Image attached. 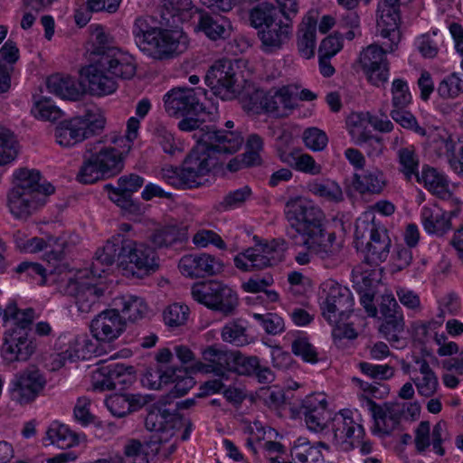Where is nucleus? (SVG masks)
<instances>
[{"instance_id": "obj_1", "label": "nucleus", "mask_w": 463, "mask_h": 463, "mask_svg": "<svg viewBox=\"0 0 463 463\" xmlns=\"http://www.w3.org/2000/svg\"><path fill=\"white\" fill-rule=\"evenodd\" d=\"M285 215L290 227L302 237L303 245L321 259L326 268L334 269L342 262L335 234L326 232L324 213L313 202L303 197L291 198L286 203Z\"/></svg>"}, {"instance_id": "obj_2", "label": "nucleus", "mask_w": 463, "mask_h": 463, "mask_svg": "<svg viewBox=\"0 0 463 463\" xmlns=\"http://www.w3.org/2000/svg\"><path fill=\"white\" fill-rule=\"evenodd\" d=\"M132 34L138 49L158 61L172 60L188 48V37L183 31L154 26L143 16L135 20Z\"/></svg>"}, {"instance_id": "obj_3", "label": "nucleus", "mask_w": 463, "mask_h": 463, "mask_svg": "<svg viewBox=\"0 0 463 463\" xmlns=\"http://www.w3.org/2000/svg\"><path fill=\"white\" fill-rule=\"evenodd\" d=\"M6 330L4 333L1 354L7 363L27 361L35 352V340L30 336L34 319L33 308L19 309L14 303L8 304L1 312Z\"/></svg>"}, {"instance_id": "obj_4", "label": "nucleus", "mask_w": 463, "mask_h": 463, "mask_svg": "<svg viewBox=\"0 0 463 463\" xmlns=\"http://www.w3.org/2000/svg\"><path fill=\"white\" fill-rule=\"evenodd\" d=\"M122 168V154L115 146H91L83 155L76 179L81 184H93L118 175Z\"/></svg>"}, {"instance_id": "obj_5", "label": "nucleus", "mask_w": 463, "mask_h": 463, "mask_svg": "<svg viewBox=\"0 0 463 463\" xmlns=\"http://www.w3.org/2000/svg\"><path fill=\"white\" fill-rule=\"evenodd\" d=\"M354 239L357 247H364L366 265L378 266L388 258L392 245L391 239L387 231L373 220L357 219Z\"/></svg>"}, {"instance_id": "obj_6", "label": "nucleus", "mask_w": 463, "mask_h": 463, "mask_svg": "<svg viewBox=\"0 0 463 463\" xmlns=\"http://www.w3.org/2000/svg\"><path fill=\"white\" fill-rule=\"evenodd\" d=\"M178 123V128L182 131H195L194 137L196 139V145H215V143H230L233 145H263V137L250 132L247 128H241L236 130H222L208 128L204 130L200 128V123L197 118L185 116Z\"/></svg>"}, {"instance_id": "obj_7", "label": "nucleus", "mask_w": 463, "mask_h": 463, "mask_svg": "<svg viewBox=\"0 0 463 463\" xmlns=\"http://www.w3.org/2000/svg\"><path fill=\"white\" fill-rule=\"evenodd\" d=\"M237 151L236 146H194L186 156L182 167L190 187L199 185V178L222 164L225 156Z\"/></svg>"}, {"instance_id": "obj_8", "label": "nucleus", "mask_w": 463, "mask_h": 463, "mask_svg": "<svg viewBox=\"0 0 463 463\" xmlns=\"http://www.w3.org/2000/svg\"><path fill=\"white\" fill-rule=\"evenodd\" d=\"M191 294L197 302L224 316L233 315L239 305L237 293L218 280L196 283L192 287Z\"/></svg>"}, {"instance_id": "obj_9", "label": "nucleus", "mask_w": 463, "mask_h": 463, "mask_svg": "<svg viewBox=\"0 0 463 463\" xmlns=\"http://www.w3.org/2000/svg\"><path fill=\"white\" fill-rule=\"evenodd\" d=\"M287 249L288 244L283 239L259 243L235 256L234 265L244 272L260 270L281 261Z\"/></svg>"}, {"instance_id": "obj_10", "label": "nucleus", "mask_w": 463, "mask_h": 463, "mask_svg": "<svg viewBox=\"0 0 463 463\" xmlns=\"http://www.w3.org/2000/svg\"><path fill=\"white\" fill-rule=\"evenodd\" d=\"M319 301L324 317L329 323L345 320L353 311L351 292L334 279L324 281L319 288Z\"/></svg>"}, {"instance_id": "obj_11", "label": "nucleus", "mask_w": 463, "mask_h": 463, "mask_svg": "<svg viewBox=\"0 0 463 463\" xmlns=\"http://www.w3.org/2000/svg\"><path fill=\"white\" fill-rule=\"evenodd\" d=\"M334 442L341 450L349 451L359 447L363 454H370L373 445L364 441V429L363 425L354 419L353 412L343 410L335 415L332 422Z\"/></svg>"}, {"instance_id": "obj_12", "label": "nucleus", "mask_w": 463, "mask_h": 463, "mask_svg": "<svg viewBox=\"0 0 463 463\" xmlns=\"http://www.w3.org/2000/svg\"><path fill=\"white\" fill-rule=\"evenodd\" d=\"M105 121L92 112L72 117L61 121L55 128V137L59 145H72L83 142L96 136L104 128Z\"/></svg>"}, {"instance_id": "obj_13", "label": "nucleus", "mask_w": 463, "mask_h": 463, "mask_svg": "<svg viewBox=\"0 0 463 463\" xmlns=\"http://www.w3.org/2000/svg\"><path fill=\"white\" fill-rule=\"evenodd\" d=\"M204 80L213 93L222 100H232L240 93L238 67L229 59L216 61L208 69Z\"/></svg>"}, {"instance_id": "obj_14", "label": "nucleus", "mask_w": 463, "mask_h": 463, "mask_svg": "<svg viewBox=\"0 0 463 463\" xmlns=\"http://www.w3.org/2000/svg\"><path fill=\"white\" fill-rule=\"evenodd\" d=\"M176 416L162 406L154 405L148 411L145 425L146 428L154 432L146 446L155 453H158L160 445L167 443L175 435V421Z\"/></svg>"}, {"instance_id": "obj_15", "label": "nucleus", "mask_w": 463, "mask_h": 463, "mask_svg": "<svg viewBox=\"0 0 463 463\" xmlns=\"http://www.w3.org/2000/svg\"><path fill=\"white\" fill-rule=\"evenodd\" d=\"M327 406L326 394L318 392L307 395L299 407H292L291 411L294 415L304 419L308 430L319 432L326 427L331 418Z\"/></svg>"}, {"instance_id": "obj_16", "label": "nucleus", "mask_w": 463, "mask_h": 463, "mask_svg": "<svg viewBox=\"0 0 463 463\" xmlns=\"http://www.w3.org/2000/svg\"><path fill=\"white\" fill-rule=\"evenodd\" d=\"M453 210H443L437 205H425L420 212V221L425 232L437 237H443L452 230L451 220L458 216L461 212L462 202L452 199L450 202Z\"/></svg>"}, {"instance_id": "obj_17", "label": "nucleus", "mask_w": 463, "mask_h": 463, "mask_svg": "<svg viewBox=\"0 0 463 463\" xmlns=\"http://www.w3.org/2000/svg\"><path fill=\"white\" fill-rule=\"evenodd\" d=\"M391 44L383 50L377 44H371L364 49L359 57V63L368 81L376 87L387 82L389 64L385 57L386 52H392Z\"/></svg>"}, {"instance_id": "obj_18", "label": "nucleus", "mask_w": 463, "mask_h": 463, "mask_svg": "<svg viewBox=\"0 0 463 463\" xmlns=\"http://www.w3.org/2000/svg\"><path fill=\"white\" fill-rule=\"evenodd\" d=\"M46 385L43 374L35 368H28L14 375L11 383L13 398L21 404L30 403L40 395Z\"/></svg>"}, {"instance_id": "obj_19", "label": "nucleus", "mask_w": 463, "mask_h": 463, "mask_svg": "<svg viewBox=\"0 0 463 463\" xmlns=\"http://www.w3.org/2000/svg\"><path fill=\"white\" fill-rule=\"evenodd\" d=\"M233 351L216 345H208L202 350V361L195 363L194 369L202 373H212L227 379L232 373Z\"/></svg>"}, {"instance_id": "obj_20", "label": "nucleus", "mask_w": 463, "mask_h": 463, "mask_svg": "<svg viewBox=\"0 0 463 463\" xmlns=\"http://www.w3.org/2000/svg\"><path fill=\"white\" fill-rule=\"evenodd\" d=\"M165 109L169 116H197L203 107L194 89L175 88L165 97Z\"/></svg>"}, {"instance_id": "obj_21", "label": "nucleus", "mask_w": 463, "mask_h": 463, "mask_svg": "<svg viewBox=\"0 0 463 463\" xmlns=\"http://www.w3.org/2000/svg\"><path fill=\"white\" fill-rule=\"evenodd\" d=\"M126 327L125 318L121 317L118 308L101 311L90 323L93 337L104 343H110L118 338L125 332Z\"/></svg>"}, {"instance_id": "obj_22", "label": "nucleus", "mask_w": 463, "mask_h": 463, "mask_svg": "<svg viewBox=\"0 0 463 463\" xmlns=\"http://www.w3.org/2000/svg\"><path fill=\"white\" fill-rule=\"evenodd\" d=\"M99 60V66L106 68L108 73L114 78L129 80L134 77L137 65L133 56L118 49H104L99 47L96 52Z\"/></svg>"}, {"instance_id": "obj_23", "label": "nucleus", "mask_w": 463, "mask_h": 463, "mask_svg": "<svg viewBox=\"0 0 463 463\" xmlns=\"http://www.w3.org/2000/svg\"><path fill=\"white\" fill-rule=\"evenodd\" d=\"M121 250L124 252V263L133 265L141 274L155 272L159 267L156 252L145 243L125 238Z\"/></svg>"}, {"instance_id": "obj_24", "label": "nucleus", "mask_w": 463, "mask_h": 463, "mask_svg": "<svg viewBox=\"0 0 463 463\" xmlns=\"http://www.w3.org/2000/svg\"><path fill=\"white\" fill-rule=\"evenodd\" d=\"M363 405L372 413L374 420V433L391 434L399 425L402 410L397 403H375L368 397L362 396Z\"/></svg>"}, {"instance_id": "obj_25", "label": "nucleus", "mask_w": 463, "mask_h": 463, "mask_svg": "<svg viewBox=\"0 0 463 463\" xmlns=\"http://www.w3.org/2000/svg\"><path fill=\"white\" fill-rule=\"evenodd\" d=\"M380 35L391 41V51L400 42V0H382L378 5Z\"/></svg>"}, {"instance_id": "obj_26", "label": "nucleus", "mask_w": 463, "mask_h": 463, "mask_svg": "<svg viewBox=\"0 0 463 463\" xmlns=\"http://www.w3.org/2000/svg\"><path fill=\"white\" fill-rule=\"evenodd\" d=\"M346 123L349 128V134L353 140L357 143L381 142L380 137L371 135V131L366 129L367 123H370L375 130L381 132H389L393 127L390 120H383L375 117L367 118V116L359 113L351 114Z\"/></svg>"}, {"instance_id": "obj_27", "label": "nucleus", "mask_w": 463, "mask_h": 463, "mask_svg": "<svg viewBox=\"0 0 463 463\" xmlns=\"http://www.w3.org/2000/svg\"><path fill=\"white\" fill-rule=\"evenodd\" d=\"M222 267L218 260L206 253L185 255L181 258L178 264L180 272L192 279L213 276L220 272Z\"/></svg>"}, {"instance_id": "obj_28", "label": "nucleus", "mask_w": 463, "mask_h": 463, "mask_svg": "<svg viewBox=\"0 0 463 463\" xmlns=\"http://www.w3.org/2000/svg\"><path fill=\"white\" fill-rule=\"evenodd\" d=\"M46 198L43 194H33L24 191L11 189L7 194V207L11 214L17 219H25L43 206Z\"/></svg>"}, {"instance_id": "obj_29", "label": "nucleus", "mask_w": 463, "mask_h": 463, "mask_svg": "<svg viewBox=\"0 0 463 463\" xmlns=\"http://www.w3.org/2000/svg\"><path fill=\"white\" fill-rule=\"evenodd\" d=\"M124 241L125 237L118 234L110 241H108L101 250H97L90 268V272L93 277L100 278L102 273H104L115 261L124 264V252L121 250V246Z\"/></svg>"}, {"instance_id": "obj_30", "label": "nucleus", "mask_w": 463, "mask_h": 463, "mask_svg": "<svg viewBox=\"0 0 463 463\" xmlns=\"http://www.w3.org/2000/svg\"><path fill=\"white\" fill-rule=\"evenodd\" d=\"M89 84L91 94L102 96L113 93L117 90V82L112 76H109L106 68L99 66V60L93 58L92 63L81 70Z\"/></svg>"}, {"instance_id": "obj_31", "label": "nucleus", "mask_w": 463, "mask_h": 463, "mask_svg": "<svg viewBox=\"0 0 463 463\" xmlns=\"http://www.w3.org/2000/svg\"><path fill=\"white\" fill-rule=\"evenodd\" d=\"M293 24L289 22L277 20L258 31L265 52H274L282 48L292 36Z\"/></svg>"}, {"instance_id": "obj_32", "label": "nucleus", "mask_w": 463, "mask_h": 463, "mask_svg": "<svg viewBox=\"0 0 463 463\" xmlns=\"http://www.w3.org/2000/svg\"><path fill=\"white\" fill-rule=\"evenodd\" d=\"M196 28L212 41L225 40L232 33L231 22L223 15L199 11Z\"/></svg>"}, {"instance_id": "obj_33", "label": "nucleus", "mask_w": 463, "mask_h": 463, "mask_svg": "<svg viewBox=\"0 0 463 463\" xmlns=\"http://www.w3.org/2000/svg\"><path fill=\"white\" fill-rule=\"evenodd\" d=\"M14 186L12 189L24 191L33 194H43L44 198L53 194L54 187L49 184L41 183V173L35 169L20 168L14 173Z\"/></svg>"}, {"instance_id": "obj_34", "label": "nucleus", "mask_w": 463, "mask_h": 463, "mask_svg": "<svg viewBox=\"0 0 463 463\" xmlns=\"http://www.w3.org/2000/svg\"><path fill=\"white\" fill-rule=\"evenodd\" d=\"M322 449L328 451V446L324 442L311 443L306 438H298L295 440L290 455L297 463H325V456Z\"/></svg>"}, {"instance_id": "obj_35", "label": "nucleus", "mask_w": 463, "mask_h": 463, "mask_svg": "<svg viewBox=\"0 0 463 463\" xmlns=\"http://www.w3.org/2000/svg\"><path fill=\"white\" fill-rule=\"evenodd\" d=\"M50 92L64 99L78 100L85 92L82 84L71 76L54 74L46 81Z\"/></svg>"}, {"instance_id": "obj_36", "label": "nucleus", "mask_w": 463, "mask_h": 463, "mask_svg": "<svg viewBox=\"0 0 463 463\" xmlns=\"http://www.w3.org/2000/svg\"><path fill=\"white\" fill-rule=\"evenodd\" d=\"M317 19L309 14L303 17L297 33V45L300 55L310 59L315 54Z\"/></svg>"}, {"instance_id": "obj_37", "label": "nucleus", "mask_w": 463, "mask_h": 463, "mask_svg": "<svg viewBox=\"0 0 463 463\" xmlns=\"http://www.w3.org/2000/svg\"><path fill=\"white\" fill-rule=\"evenodd\" d=\"M75 304L79 312L88 314L98 309L100 298L104 295V288L99 285L88 283H74Z\"/></svg>"}, {"instance_id": "obj_38", "label": "nucleus", "mask_w": 463, "mask_h": 463, "mask_svg": "<svg viewBox=\"0 0 463 463\" xmlns=\"http://www.w3.org/2000/svg\"><path fill=\"white\" fill-rule=\"evenodd\" d=\"M420 177V183L423 182L425 188L440 199L449 202L452 199H458L449 192L447 177L436 168L424 165Z\"/></svg>"}, {"instance_id": "obj_39", "label": "nucleus", "mask_w": 463, "mask_h": 463, "mask_svg": "<svg viewBox=\"0 0 463 463\" xmlns=\"http://www.w3.org/2000/svg\"><path fill=\"white\" fill-rule=\"evenodd\" d=\"M80 439V436L67 425L53 421L46 431L43 443L45 446L55 445L61 449H67L78 445Z\"/></svg>"}, {"instance_id": "obj_40", "label": "nucleus", "mask_w": 463, "mask_h": 463, "mask_svg": "<svg viewBox=\"0 0 463 463\" xmlns=\"http://www.w3.org/2000/svg\"><path fill=\"white\" fill-rule=\"evenodd\" d=\"M186 240V231L175 224L161 226L150 235V241L159 249L170 248Z\"/></svg>"}, {"instance_id": "obj_41", "label": "nucleus", "mask_w": 463, "mask_h": 463, "mask_svg": "<svg viewBox=\"0 0 463 463\" xmlns=\"http://www.w3.org/2000/svg\"><path fill=\"white\" fill-rule=\"evenodd\" d=\"M264 111L273 113L276 117H284L287 111L294 108L292 93L288 87H282L267 92Z\"/></svg>"}, {"instance_id": "obj_42", "label": "nucleus", "mask_w": 463, "mask_h": 463, "mask_svg": "<svg viewBox=\"0 0 463 463\" xmlns=\"http://www.w3.org/2000/svg\"><path fill=\"white\" fill-rule=\"evenodd\" d=\"M266 96L267 92L247 80H245L243 87L240 86V93L237 95L244 110L253 114H260L264 111Z\"/></svg>"}, {"instance_id": "obj_43", "label": "nucleus", "mask_w": 463, "mask_h": 463, "mask_svg": "<svg viewBox=\"0 0 463 463\" xmlns=\"http://www.w3.org/2000/svg\"><path fill=\"white\" fill-rule=\"evenodd\" d=\"M144 402L140 395L114 394L105 400V404L112 415L122 418L136 411Z\"/></svg>"}, {"instance_id": "obj_44", "label": "nucleus", "mask_w": 463, "mask_h": 463, "mask_svg": "<svg viewBox=\"0 0 463 463\" xmlns=\"http://www.w3.org/2000/svg\"><path fill=\"white\" fill-rule=\"evenodd\" d=\"M115 308H120L121 317L135 322L142 318L147 311V307L141 298L136 296H123L114 300Z\"/></svg>"}, {"instance_id": "obj_45", "label": "nucleus", "mask_w": 463, "mask_h": 463, "mask_svg": "<svg viewBox=\"0 0 463 463\" xmlns=\"http://www.w3.org/2000/svg\"><path fill=\"white\" fill-rule=\"evenodd\" d=\"M354 186L361 194H380L385 186V179L381 171L367 170L354 175Z\"/></svg>"}, {"instance_id": "obj_46", "label": "nucleus", "mask_w": 463, "mask_h": 463, "mask_svg": "<svg viewBox=\"0 0 463 463\" xmlns=\"http://www.w3.org/2000/svg\"><path fill=\"white\" fill-rule=\"evenodd\" d=\"M80 238L75 233L63 232L58 237H47V256L52 260H61L67 252L79 243Z\"/></svg>"}, {"instance_id": "obj_47", "label": "nucleus", "mask_w": 463, "mask_h": 463, "mask_svg": "<svg viewBox=\"0 0 463 463\" xmlns=\"http://www.w3.org/2000/svg\"><path fill=\"white\" fill-rule=\"evenodd\" d=\"M381 270L375 265H362L353 269V281L359 291H368L380 281Z\"/></svg>"}, {"instance_id": "obj_48", "label": "nucleus", "mask_w": 463, "mask_h": 463, "mask_svg": "<svg viewBox=\"0 0 463 463\" xmlns=\"http://www.w3.org/2000/svg\"><path fill=\"white\" fill-rule=\"evenodd\" d=\"M399 171L402 173L406 181L412 177L420 184L419 172L420 158L412 147L404 146L398 150Z\"/></svg>"}, {"instance_id": "obj_49", "label": "nucleus", "mask_w": 463, "mask_h": 463, "mask_svg": "<svg viewBox=\"0 0 463 463\" xmlns=\"http://www.w3.org/2000/svg\"><path fill=\"white\" fill-rule=\"evenodd\" d=\"M221 335L223 342L233 345L243 346L248 345L247 322L241 318L228 322L222 327Z\"/></svg>"}, {"instance_id": "obj_50", "label": "nucleus", "mask_w": 463, "mask_h": 463, "mask_svg": "<svg viewBox=\"0 0 463 463\" xmlns=\"http://www.w3.org/2000/svg\"><path fill=\"white\" fill-rule=\"evenodd\" d=\"M279 10L274 5L262 2L253 7L250 13V24L261 30L268 24H273L278 20Z\"/></svg>"}, {"instance_id": "obj_51", "label": "nucleus", "mask_w": 463, "mask_h": 463, "mask_svg": "<svg viewBox=\"0 0 463 463\" xmlns=\"http://www.w3.org/2000/svg\"><path fill=\"white\" fill-rule=\"evenodd\" d=\"M232 364V372L240 375L252 377L255 371L258 369L260 359L252 355L247 356L240 351H233V359Z\"/></svg>"}, {"instance_id": "obj_52", "label": "nucleus", "mask_w": 463, "mask_h": 463, "mask_svg": "<svg viewBox=\"0 0 463 463\" xmlns=\"http://www.w3.org/2000/svg\"><path fill=\"white\" fill-rule=\"evenodd\" d=\"M404 327L403 315H399L383 319L379 326V332L389 342H398L401 338V334L404 331Z\"/></svg>"}, {"instance_id": "obj_53", "label": "nucleus", "mask_w": 463, "mask_h": 463, "mask_svg": "<svg viewBox=\"0 0 463 463\" xmlns=\"http://www.w3.org/2000/svg\"><path fill=\"white\" fill-rule=\"evenodd\" d=\"M309 191L313 194L328 201L338 202L343 199L342 189L335 182L331 180H326L322 183H313L309 185Z\"/></svg>"}, {"instance_id": "obj_54", "label": "nucleus", "mask_w": 463, "mask_h": 463, "mask_svg": "<svg viewBox=\"0 0 463 463\" xmlns=\"http://www.w3.org/2000/svg\"><path fill=\"white\" fill-rule=\"evenodd\" d=\"M170 374L172 375L170 383H175L170 391L173 397L185 395L195 383L194 378L188 375L187 372L184 370H171Z\"/></svg>"}, {"instance_id": "obj_55", "label": "nucleus", "mask_w": 463, "mask_h": 463, "mask_svg": "<svg viewBox=\"0 0 463 463\" xmlns=\"http://www.w3.org/2000/svg\"><path fill=\"white\" fill-rule=\"evenodd\" d=\"M359 368L362 373L372 379L375 380H389L395 373V364L387 363L385 364H373L367 362L359 364Z\"/></svg>"}, {"instance_id": "obj_56", "label": "nucleus", "mask_w": 463, "mask_h": 463, "mask_svg": "<svg viewBox=\"0 0 463 463\" xmlns=\"http://www.w3.org/2000/svg\"><path fill=\"white\" fill-rule=\"evenodd\" d=\"M437 91L442 99H454L463 92V80L453 72L441 80Z\"/></svg>"}, {"instance_id": "obj_57", "label": "nucleus", "mask_w": 463, "mask_h": 463, "mask_svg": "<svg viewBox=\"0 0 463 463\" xmlns=\"http://www.w3.org/2000/svg\"><path fill=\"white\" fill-rule=\"evenodd\" d=\"M392 106L394 109H404L411 101L408 84L402 79H396L392 84Z\"/></svg>"}, {"instance_id": "obj_58", "label": "nucleus", "mask_w": 463, "mask_h": 463, "mask_svg": "<svg viewBox=\"0 0 463 463\" xmlns=\"http://www.w3.org/2000/svg\"><path fill=\"white\" fill-rule=\"evenodd\" d=\"M189 308L185 305H170L164 312L165 323L172 327H177L185 323L188 317Z\"/></svg>"}, {"instance_id": "obj_59", "label": "nucleus", "mask_w": 463, "mask_h": 463, "mask_svg": "<svg viewBox=\"0 0 463 463\" xmlns=\"http://www.w3.org/2000/svg\"><path fill=\"white\" fill-rule=\"evenodd\" d=\"M110 378L112 383H115V389L122 390L130 385L134 380L132 367H126L124 364H110Z\"/></svg>"}, {"instance_id": "obj_60", "label": "nucleus", "mask_w": 463, "mask_h": 463, "mask_svg": "<svg viewBox=\"0 0 463 463\" xmlns=\"http://www.w3.org/2000/svg\"><path fill=\"white\" fill-rule=\"evenodd\" d=\"M253 317L260 323L267 334L278 335L284 331L285 326L282 317L274 313L253 314Z\"/></svg>"}, {"instance_id": "obj_61", "label": "nucleus", "mask_w": 463, "mask_h": 463, "mask_svg": "<svg viewBox=\"0 0 463 463\" xmlns=\"http://www.w3.org/2000/svg\"><path fill=\"white\" fill-rule=\"evenodd\" d=\"M70 349H72L75 360H85L92 354L96 353V345L87 336L76 337L73 341L70 342Z\"/></svg>"}, {"instance_id": "obj_62", "label": "nucleus", "mask_w": 463, "mask_h": 463, "mask_svg": "<svg viewBox=\"0 0 463 463\" xmlns=\"http://www.w3.org/2000/svg\"><path fill=\"white\" fill-rule=\"evenodd\" d=\"M160 177L174 187L191 188L189 182L186 181V175L183 168L179 169L172 165H166L161 169Z\"/></svg>"}, {"instance_id": "obj_63", "label": "nucleus", "mask_w": 463, "mask_h": 463, "mask_svg": "<svg viewBox=\"0 0 463 463\" xmlns=\"http://www.w3.org/2000/svg\"><path fill=\"white\" fill-rule=\"evenodd\" d=\"M123 453L127 458L133 459L130 463H148L147 452L145 450L144 444L138 439L127 440Z\"/></svg>"}, {"instance_id": "obj_64", "label": "nucleus", "mask_w": 463, "mask_h": 463, "mask_svg": "<svg viewBox=\"0 0 463 463\" xmlns=\"http://www.w3.org/2000/svg\"><path fill=\"white\" fill-rule=\"evenodd\" d=\"M345 37L340 31L326 37L320 43L318 48V55L334 57L340 52L343 47L342 39Z\"/></svg>"}]
</instances>
